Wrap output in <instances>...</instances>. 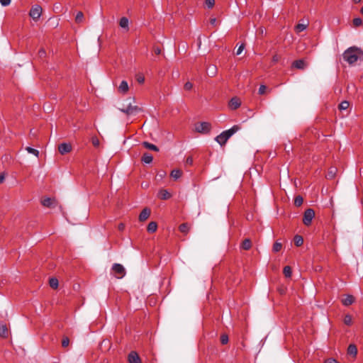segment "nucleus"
Returning a JSON list of instances; mask_svg holds the SVG:
<instances>
[{"label":"nucleus","mask_w":363,"mask_h":363,"mask_svg":"<svg viewBox=\"0 0 363 363\" xmlns=\"http://www.w3.org/2000/svg\"><path fill=\"white\" fill-rule=\"evenodd\" d=\"M342 57L347 62L352 65L358 60H363V50L357 47H350L344 52Z\"/></svg>","instance_id":"f257e3e1"},{"label":"nucleus","mask_w":363,"mask_h":363,"mask_svg":"<svg viewBox=\"0 0 363 363\" xmlns=\"http://www.w3.org/2000/svg\"><path fill=\"white\" fill-rule=\"evenodd\" d=\"M133 102H134V99L128 98L122 104V106L118 109L127 115H135L141 111V108L133 105Z\"/></svg>","instance_id":"f03ea898"},{"label":"nucleus","mask_w":363,"mask_h":363,"mask_svg":"<svg viewBox=\"0 0 363 363\" xmlns=\"http://www.w3.org/2000/svg\"><path fill=\"white\" fill-rule=\"evenodd\" d=\"M240 129V127L238 125H233L231 128L222 132L216 138V140L220 145H223L226 143L228 140L236 132Z\"/></svg>","instance_id":"7ed1b4c3"},{"label":"nucleus","mask_w":363,"mask_h":363,"mask_svg":"<svg viewBox=\"0 0 363 363\" xmlns=\"http://www.w3.org/2000/svg\"><path fill=\"white\" fill-rule=\"evenodd\" d=\"M315 217V211L312 208H308L305 211L303 218V223L305 225L308 226L311 224Z\"/></svg>","instance_id":"20e7f679"},{"label":"nucleus","mask_w":363,"mask_h":363,"mask_svg":"<svg viewBox=\"0 0 363 363\" xmlns=\"http://www.w3.org/2000/svg\"><path fill=\"white\" fill-rule=\"evenodd\" d=\"M112 270L118 279H121L125 275V269L121 264H113L112 266Z\"/></svg>","instance_id":"39448f33"},{"label":"nucleus","mask_w":363,"mask_h":363,"mask_svg":"<svg viewBox=\"0 0 363 363\" xmlns=\"http://www.w3.org/2000/svg\"><path fill=\"white\" fill-rule=\"evenodd\" d=\"M195 130L198 133H208L211 130V124L208 122H201L196 124Z\"/></svg>","instance_id":"423d86ee"},{"label":"nucleus","mask_w":363,"mask_h":363,"mask_svg":"<svg viewBox=\"0 0 363 363\" xmlns=\"http://www.w3.org/2000/svg\"><path fill=\"white\" fill-rule=\"evenodd\" d=\"M42 13V8L38 5L33 6L30 11V16L35 21L38 20Z\"/></svg>","instance_id":"0eeeda50"},{"label":"nucleus","mask_w":363,"mask_h":363,"mask_svg":"<svg viewBox=\"0 0 363 363\" xmlns=\"http://www.w3.org/2000/svg\"><path fill=\"white\" fill-rule=\"evenodd\" d=\"M58 150L61 155H65L72 150V145L69 143H61L58 146Z\"/></svg>","instance_id":"6e6552de"},{"label":"nucleus","mask_w":363,"mask_h":363,"mask_svg":"<svg viewBox=\"0 0 363 363\" xmlns=\"http://www.w3.org/2000/svg\"><path fill=\"white\" fill-rule=\"evenodd\" d=\"M129 363H141L140 358L136 352L132 351L128 354Z\"/></svg>","instance_id":"1a4fd4ad"},{"label":"nucleus","mask_w":363,"mask_h":363,"mask_svg":"<svg viewBox=\"0 0 363 363\" xmlns=\"http://www.w3.org/2000/svg\"><path fill=\"white\" fill-rule=\"evenodd\" d=\"M41 203L43 206L47 208H53L56 206L55 200L50 198H45L43 199Z\"/></svg>","instance_id":"9d476101"},{"label":"nucleus","mask_w":363,"mask_h":363,"mask_svg":"<svg viewBox=\"0 0 363 363\" xmlns=\"http://www.w3.org/2000/svg\"><path fill=\"white\" fill-rule=\"evenodd\" d=\"M150 215V210L147 208H144L139 215L140 221L146 220Z\"/></svg>","instance_id":"9b49d317"},{"label":"nucleus","mask_w":363,"mask_h":363,"mask_svg":"<svg viewBox=\"0 0 363 363\" xmlns=\"http://www.w3.org/2000/svg\"><path fill=\"white\" fill-rule=\"evenodd\" d=\"M128 89H129V87H128V82L125 80H123L118 86L119 92H121L122 94H125L128 92Z\"/></svg>","instance_id":"f8f14e48"},{"label":"nucleus","mask_w":363,"mask_h":363,"mask_svg":"<svg viewBox=\"0 0 363 363\" xmlns=\"http://www.w3.org/2000/svg\"><path fill=\"white\" fill-rule=\"evenodd\" d=\"M292 66L296 69H303L306 67V65L304 60H295L293 62Z\"/></svg>","instance_id":"ddd939ff"},{"label":"nucleus","mask_w":363,"mask_h":363,"mask_svg":"<svg viewBox=\"0 0 363 363\" xmlns=\"http://www.w3.org/2000/svg\"><path fill=\"white\" fill-rule=\"evenodd\" d=\"M158 197L163 200H167L171 197V194L166 189H162L158 193Z\"/></svg>","instance_id":"4468645a"},{"label":"nucleus","mask_w":363,"mask_h":363,"mask_svg":"<svg viewBox=\"0 0 363 363\" xmlns=\"http://www.w3.org/2000/svg\"><path fill=\"white\" fill-rule=\"evenodd\" d=\"M354 301V298L352 295H347L345 298L342 299V302L344 306H350Z\"/></svg>","instance_id":"2eb2a0df"},{"label":"nucleus","mask_w":363,"mask_h":363,"mask_svg":"<svg viewBox=\"0 0 363 363\" xmlns=\"http://www.w3.org/2000/svg\"><path fill=\"white\" fill-rule=\"evenodd\" d=\"M152 160H153L152 155L147 152L144 153L142 157V159H141L142 162L145 164L151 163L152 162Z\"/></svg>","instance_id":"dca6fc26"},{"label":"nucleus","mask_w":363,"mask_h":363,"mask_svg":"<svg viewBox=\"0 0 363 363\" xmlns=\"http://www.w3.org/2000/svg\"><path fill=\"white\" fill-rule=\"evenodd\" d=\"M207 74L211 77H214L216 73H217V67L216 65H210L207 68Z\"/></svg>","instance_id":"f3484780"},{"label":"nucleus","mask_w":363,"mask_h":363,"mask_svg":"<svg viewBox=\"0 0 363 363\" xmlns=\"http://www.w3.org/2000/svg\"><path fill=\"white\" fill-rule=\"evenodd\" d=\"M229 106L232 109H236L240 106V102L239 101L238 99L233 98L230 101Z\"/></svg>","instance_id":"a211bd4d"},{"label":"nucleus","mask_w":363,"mask_h":363,"mask_svg":"<svg viewBox=\"0 0 363 363\" xmlns=\"http://www.w3.org/2000/svg\"><path fill=\"white\" fill-rule=\"evenodd\" d=\"M119 25L122 28L128 30L129 21L126 17H122L120 19Z\"/></svg>","instance_id":"6ab92c4d"},{"label":"nucleus","mask_w":363,"mask_h":363,"mask_svg":"<svg viewBox=\"0 0 363 363\" xmlns=\"http://www.w3.org/2000/svg\"><path fill=\"white\" fill-rule=\"evenodd\" d=\"M143 145L145 148H147V149H148V150H152V151H155V152L159 151V148H158L156 145H153V144H152V143H148V142H146V141H145V142H143Z\"/></svg>","instance_id":"aec40b11"},{"label":"nucleus","mask_w":363,"mask_h":363,"mask_svg":"<svg viewBox=\"0 0 363 363\" xmlns=\"http://www.w3.org/2000/svg\"><path fill=\"white\" fill-rule=\"evenodd\" d=\"M336 172H337L336 167H332L328 170V172L327 173V175H326V177L328 179H333L335 177V176L336 174Z\"/></svg>","instance_id":"412c9836"},{"label":"nucleus","mask_w":363,"mask_h":363,"mask_svg":"<svg viewBox=\"0 0 363 363\" xmlns=\"http://www.w3.org/2000/svg\"><path fill=\"white\" fill-rule=\"evenodd\" d=\"M8 329L6 325L0 324V336L6 337L8 336Z\"/></svg>","instance_id":"4be33fe9"},{"label":"nucleus","mask_w":363,"mask_h":363,"mask_svg":"<svg viewBox=\"0 0 363 363\" xmlns=\"http://www.w3.org/2000/svg\"><path fill=\"white\" fill-rule=\"evenodd\" d=\"M157 223L152 221L148 224L147 230L149 233H154L157 230Z\"/></svg>","instance_id":"5701e85b"},{"label":"nucleus","mask_w":363,"mask_h":363,"mask_svg":"<svg viewBox=\"0 0 363 363\" xmlns=\"http://www.w3.org/2000/svg\"><path fill=\"white\" fill-rule=\"evenodd\" d=\"M347 353L352 356H356L357 353V347L354 345H350L347 348Z\"/></svg>","instance_id":"b1692460"},{"label":"nucleus","mask_w":363,"mask_h":363,"mask_svg":"<svg viewBox=\"0 0 363 363\" xmlns=\"http://www.w3.org/2000/svg\"><path fill=\"white\" fill-rule=\"evenodd\" d=\"M294 240V244L297 247H299V246L302 245L303 243V238L301 235H295Z\"/></svg>","instance_id":"393cba45"},{"label":"nucleus","mask_w":363,"mask_h":363,"mask_svg":"<svg viewBox=\"0 0 363 363\" xmlns=\"http://www.w3.org/2000/svg\"><path fill=\"white\" fill-rule=\"evenodd\" d=\"M308 26V24L304 23H298L295 27V30L296 33H300L303 31Z\"/></svg>","instance_id":"a878e982"},{"label":"nucleus","mask_w":363,"mask_h":363,"mask_svg":"<svg viewBox=\"0 0 363 363\" xmlns=\"http://www.w3.org/2000/svg\"><path fill=\"white\" fill-rule=\"evenodd\" d=\"M49 284H50V287H52V289H57L59 285L58 280L56 278H50V281H49Z\"/></svg>","instance_id":"bb28decb"},{"label":"nucleus","mask_w":363,"mask_h":363,"mask_svg":"<svg viewBox=\"0 0 363 363\" xmlns=\"http://www.w3.org/2000/svg\"><path fill=\"white\" fill-rule=\"evenodd\" d=\"M182 176V172L179 169H173L171 172V177L174 179H179Z\"/></svg>","instance_id":"cd10ccee"},{"label":"nucleus","mask_w":363,"mask_h":363,"mask_svg":"<svg viewBox=\"0 0 363 363\" xmlns=\"http://www.w3.org/2000/svg\"><path fill=\"white\" fill-rule=\"evenodd\" d=\"M242 247L244 250H249L251 247V240L250 239H245L242 243Z\"/></svg>","instance_id":"c85d7f7f"},{"label":"nucleus","mask_w":363,"mask_h":363,"mask_svg":"<svg viewBox=\"0 0 363 363\" xmlns=\"http://www.w3.org/2000/svg\"><path fill=\"white\" fill-rule=\"evenodd\" d=\"M26 150L28 153L33 154L37 157L39 156V151L36 149H34L31 147H27Z\"/></svg>","instance_id":"c756f323"},{"label":"nucleus","mask_w":363,"mask_h":363,"mask_svg":"<svg viewBox=\"0 0 363 363\" xmlns=\"http://www.w3.org/2000/svg\"><path fill=\"white\" fill-rule=\"evenodd\" d=\"M350 106V103L347 101H342L339 105L340 110H347Z\"/></svg>","instance_id":"7c9ffc66"},{"label":"nucleus","mask_w":363,"mask_h":363,"mask_svg":"<svg viewBox=\"0 0 363 363\" xmlns=\"http://www.w3.org/2000/svg\"><path fill=\"white\" fill-rule=\"evenodd\" d=\"M179 230L183 233H187L189 230V227L186 223H182L179 225Z\"/></svg>","instance_id":"2f4dec72"},{"label":"nucleus","mask_w":363,"mask_h":363,"mask_svg":"<svg viewBox=\"0 0 363 363\" xmlns=\"http://www.w3.org/2000/svg\"><path fill=\"white\" fill-rule=\"evenodd\" d=\"M283 273L286 277H291V268L289 266H286L284 268Z\"/></svg>","instance_id":"473e14b6"},{"label":"nucleus","mask_w":363,"mask_h":363,"mask_svg":"<svg viewBox=\"0 0 363 363\" xmlns=\"http://www.w3.org/2000/svg\"><path fill=\"white\" fill-rule=\"evenodd\" d=\"M83 19H84V14L82 11H79L77 15H76V17H75V21L77 23H80L83 21Z\"/></svg>","instance_id":"72a5a7b5"},{"label":"nucleus","mask_w":363,"mask_h":363,"mask_svg":"<svg viewBox=\"0 0 363 363\" xmlns=\"http://www.w3.org/2000/svg\"><path fill=\"white\" fill-rule=\"evenodd\" d=\"M303 201V198L301 196H297L294 199V204L296 206H300L302 205Z\"/></svg>","instance_id":"f704fd0d"},{"label":"nucleus","mask_w":363,"mask_h":363,"mask_svg":"<svg viewBox=\"0 0 363 363\" xmlns=\"http://www.w3.org/2000/svg\"><path fill=\"white\" fill-rule=\"evenodd\" d=\"M281 247H282L281 243L277 241L274 242V244L273 245V251L275 252H277L281 250Z\"/></svg>","instance_id":"c9c22d12"},{"label":"nucleus","mask_w":363,"mask_h":363,"mask_svg":"<svg viewBox=\"0 0 363 363\" xmlns=\"http://www.w3.org/2000/svg\"><path fill=\"white\" fill-rule=\"evenodd\" d=\"M362 23H363L362 20L360 18H354L353 19V25L355 27L361 26L362 25Z\"/></svg>","instance_id":"e433bc0d"},{"label":"nucleus","mask_w":363,"mask_h":363,"mask_svg":"<svg viewBox=\"0 0 363 363\" xmlns=\"http://www.w3.org/2000/svg\"><path fill=\"white\" fill-rule=\"evenodd\" d=\"M228 336L226 335V334H223L221 336H220V342L223 344V345H225L228 342Z\"/></svg>","instance_id":"4c0bfd02"},{"label":"nucleus","mask_w":363,"mask_h":363,"mask_svg":"<svg viewBox=\"0 0 363 363\" xmlns=\"http://www.w3.org/2000/svg\"><path fill=\"white\" fill-rule=\"evenodd\" d=\"M345 324L350 325L352 323V317L350 315H346L344 318Z\"/></svg>","instance_id":"58836bf2"},{"label":"nucleus","mask_w":363,"mask_h":363,"mask_svg":"<svg viewBox=\"0 0 363 363\" xmlns=\"http://www.w3.org/2000/svg\"><path fill=\"white\" fill-rule=\"evenodd\" d=\"M205 4L208 9H211L215 4V0H206Z\"/></svg>","instance_id":"ea45409f"},{"label":"nucleus","mask_w":363,"mask_h":363,"mask_svg":"<svg viewBox=\"0 0 363 363\" xmlns=\"http://www.w3.org/2000/svg\"><path fill=\"white\" fill-rule=\"evenodd\" d=\"M91 143L93 145L96 147L99 146V140L96 137H93L91 138Z\"/></svg>","instance_id":"a19ab883"},{"label":"nucleus","mask_w":363,"mask_h":363,"mask_svg":"<svg viewBox=\"0 0 363 363\" xmlns=\"http://www.w3.org/2000/svg\"><path fill=\"white\" fill-rule=\"evenodd\" d=\"M266 89L267 86L265 85H260L258 92L261 95L264 94L266 92Z\"/></svg>","instance_id":"79ce46f5"},{"label":"nucleus","mask_w":363,"mask_h":363,"mask_svg":"<svg viewBox=\"0 0 363 363\" xmlns=\"http://www.w3.org/2000/svg\"><path fill=\"white\" fill-rule=\"evenodd\" d=\"M69 338L67 337H64L62 341V347H67L69 345Z\"/></svg>","instance_id":"37998d69"},{"label":"nucleus","mask_w":363,"mask_h":363,"mask_svg":"<svg viewBox=\"0 0 363 363\" xmlns=\"http://www.w3.org/2000/svg\"><path fill=\"white\" fill-rule=\"evenodd\" d=\"M192 87H193V84L190 82H187L184 84V89L186 90L189 91V90H191L192 89Z\"/></svg>","instance_id":"c03bdc74"},{"label":"nucleus","mask_w":363,"mask_h":363,"mask_svg":"<svg viewBox=\"0 0 363 363\" xmlns=\"http://www.w3.org/2000/svg\"><path fill=\"white\" fill-rule=\"evenodd\" d=\"M46 55L45 50L44 49H40L38 52V55L40 57H44Z\"/></svg>","instance_id":"a18cd8bd"},{"label":"nucleus","mask_w":363,"mask_h":363,"mask_svg":"<svg viewBox=\"0 0 363 363\" xmlns=\"http://www.w3.org/2000/svg\"><path fill=\"white\" fill-rule=\"evenodd\" d=\"M11 0H0V3L1 4L2 6H8L9 4H10L11 3Z\"/></svg>","instance_id":"49530a36"},{"label":"nucleus","mask_w":363,"mask_h":363,"mask_svg":"<svg viewBox=\"0 0 363 363\" xmlns=\"http://www.w3.org/2000/svg\"><path fill=\"white\" fill-rule=\"evenodd\" d=\"M243 49H244V45H240V47L238 48V50L236 51V55H239L240 54H241V52H242Z\"/></svg>","instance_id":"de8ad7c7"},{"label":"nucleus","mask_w":363,"mask_h":363,"mask_svg":"<svg viewBox=\"0 0 363 363\" xmlns=\"http://www.w3.org/2000/svg\"><path fill=\"white\" fill-rule=\"evenodd\" d=\"M186 163L189 164H193V158L191 157H189L186 158Z\"/></svg>","instance_id":"09e8293b"},{"label":"nucleus","mask_w":363,"mask_h":363,"mask_svg":"<svg viewBox=\"0 0 363 363\" xmlns=\"http://www.w3.org/2000/svg\"><path fill=\"white\" fill-rule=\"evenodd\" d=\"M279 60V57L277 55H274L272 57V60L274 62H278Z\"/></svg>","instance_id":"8fccbe9b"},{"label":"nucleus","mask_w":363,"mask_h":363,"mask_svg":"<svg viewBox=\"0 0 363 363\" xmlns=\"http://www.w3.org/2000/svg\"><path fill=\"white\" fill-rule=\"evenodd\" d=\"M119 230L122 231L125 228V225L123 223H120L118 226Z\"/></svg>","instance_id":"3c124183"},{"label":"nucleus","mask_w":363,"mask_h":363,"mask_svg":"<svg viewBox=\"0 0 363 363\" xmlns=\"http://www.w3.org/2000/svg\"><path fill=\"white\" fill-rule=\"evenodd\" d=\"M325 363H337L336 360L333 359H329L325 362Z\"/></svg>","instance_id":"603ef678"},{"label":"nucleus","mask_w":363,"mask_h":363,"mask_svg":"<svg viewBox=\"0 0 363 363\" xmlns=\"http://www.w3.org/2000/svg\"><path fill=\"white\" fill-rule=\"evenodd\" d=\"M5 179V177L4 174H0V184H1Z\"/></svg>","instance_id":"864d4df0"},{"label":"nucleus","mask_w":363,"mask_h":363,"mask_svg":"<svg viewBox=\"0 0 363 363\" xmlns=\"http://www.w3.org/2000/svg\"><path fill=\"white\" fill-rule=\"evenodd\" d=\"M155 52L156 55H160L161 53V50L158 48L155 49Z\"/></svg>","instance_id":"5fc2aeb1"},{"label":"nucleus","mask_w":363,"mask_h":363,"mask_svg":"<svg viewBox=\"0 0 363 363\" xmlns=\"http://www.w3.org/2000/svg\"><path fill=\"white\" fill-rule=\"evenodd\" d=\"M144 80H145V79H144V77H141L138 78V82L139 83H143V82H144Z\"/></svg>","instance_id":"6e6d98bb"},{"label":"nucleus","mask_w":363,"mask_h":363,"mask_svg":"<svg viewBox=\"0 0 363 363\" xmlns=\"http://www.w3.org/2000/svg\"><path fill=\"white\" fill-rule=\"evenodd\" d=\"M160 177H163L164 175H165V172H161L160 173H158L157 174Z\"/></svg>","instance_id":"4d7b16f0"},{"label":"nucleus","mask_w":363,"mask_h":363,"mask_svg":"<svg viewBox=\"0 0 363 363\" xmlns=\"http://www.w3.org/2000/svg\"><path fill=\"white\" fill-rule=\"evenodd\" d=\"M210 21H211V23L212 25H214L216 23V18H211Z\"/></svg>","instance_id":"13d9d810"},{"label":"nucleus","mask_w":363,"mask_h":363,"mask_svg":"<svg viewBox=\"0 0 363 363\" xmlns=\"http://www.w3.org/2000/svg\"><path fill=\"white\" fill-rule=\"evenodd\" d=\"M355 4H358L361 1V0H353Z\"/></svg>","instance_id":"bf43d9fd"},{"label":"nucleus","mask_w":363,"mask_h":363,"mask_svg":"<svg viewBox=\"0 0 363 363\" xmlns=\"http://www.w3.org/2000/svg\"><path fill=\"white\" fill-rule=\"evenodd\" d=\"M360 12H361V13L363 15V7L361 9Z\"/></svg>","instance_id":"052dcab7"}]
</instances>
